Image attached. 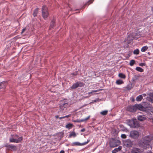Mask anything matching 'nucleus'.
Returning a JSON list of instances; mask_svg holds the SVG:
<instances>
[{"mask_svg":"<svg viewBox=\"0 0 153 153\" xmlns=\"http://www.w3.org/2000/svg\"><path fill=\"white\" fill-rule=\"evenodd\" d=\"M85 129L84 128H83L80 131L81 132H84L85 131Z\"/></svg>","mask_w":153,"mask_h":153,"instance_id":"42","label":"nucleus"},{"mask_svg":"<svg viewBox=\"0 0 153 153\" xmlns=\"http://www.w3.org/2000/svg\"><path fill=\"white\" fill-rule=\"evenodd\" d=\"M102 90V89H97L95 90H93L92 91L88 92V94H91L93 93L94 92H96L100 91Z\"/></svg>","mask_w":153,"mask_h":153,"instance_id":"32","label":"nucleus"},{"mask_svg":"<svg viewBox=\"0 0 153 153\" xmlns=\"http://www.w3.org/2000/svg\"><path fill=\"white\" fill-rule=\"evenodd\" d=\"M72 146H81V143H80L78 142H74L72 143Z\"/></svg>","mask_w":153,"mask_h":153,"instance_id":"24","label":"nucleus"},{"mask_svg":"<svg viewBox=\"0 0 153 153\" xmlns=\"http://www.w3.org/2000/svg\"><path fill=\"white\" fill-rule=\"evenodd\" d=\"M136 105V104H135L134 105H130L128 106L127 108L128 111L132 112H135L137 110Z\"/></svg>","mask_w":153,"mask_h":153,"instance_id":"13","label":"nucleus"},{"mask_svg":"<svg viewBox=\"0 0 153 153\" xmlns=\"http://www.w3.org/2000/svg\"><path fill=\"white\" fill-rule=\"evenodd\" d=\"M108 112L107 110H104L101 112L100 114L103 115H105L107 114Z\"/></svg>","mask_w":153,"mask_h":153,"instance_id":"30","label":"nucleus"},{"mask_svg":"<svg viewBox=\"0 0 153 153\" xmlns=\"http://www.w3.org/2000/svg\"><path fill=\"white\" fill-rule=\"evenodd\" d=\"M59 153H64V151L63 150H61Z\"/></svg>","mask_w":153,"mask_h":153,"instance_id":"45","label":"nucleus"},{"mask_svg":"<svg viewBox=\"0 0 153 153\" xmlns=\"http://www.w3.org/2000/svg\"><path fill=\"white\" fill-rule=\"evenodd\" d=\"M23 139L22 136L19 137L17 135H14V138H11L10 139L9 141L11 143H18L20 142Z\"/></svg>","mask_w":153,"mask_h":153,"instance_id":"6","label":"nucleus"},{"mask_svg":"<svg viewBox=\"0 0 153 153\" xmlns=\"http://www.w3.org/2000/svg\"><path fill=\"white\" fill-rule=\"evenodd\" d=\"M91 102H90L89 104H91Z\"/></svg>","mask_w":153,"mask_h":153,"instance_id":"52","label":"nucleus"},{"mask_svg":"<svg viewBox=\"0 0 153 153\" xmlns=\"http://www.w3.org/2000/svg\"><path fill=\"white\" fill-rule=\"evenodd\" d=\"M72 126L73 125L72 124L69 123L66 125L65 127L66 128L70 129L72 127Z\"/></svg>","mask_w":153,"mask_h":153,"instance_id":"26","label":"nucleus"},{"mask_svg":"<svg viewBox=\"0 0 153 153\" xmlns=\"http://www.w3.org/2000/svg\"><path fill=\"white\" fill-rule=\"evenodd\" d=\"M139 50L138 49H137L134 50L133 53L134 54L137 55L139 53Z\"/></svg>","mask_w":153,"mask_h":153,"instance_id":"31","label":"nucleus"},{"mask_svg":"<svg viewBox=\"0 0 153 153\" xmlns=\"http://www.w3.org/2000/svg\"><path fill=\"white\" fill-rule=\"evenodd\" d=\"M144 110L148 115L153 114V107L149 104H146Z\"/></svg>","mask_w":153,"mask_h":153,"instance_id":"4","label":"nucleus"},{"mask_svg":"<svg viewBox=\"0 0 153 153\" xmlns=\"http://www.w3.org/2000/svg\"><path fill=\"white\" fill-rule=\"evenodd\" d=\"M127 123L128 125L131 128H137L140 127V124L135 118L129 120Z\"/></svg>","mask_w":153,"mask_h":153,"instance_id":"2","label":"nucleus"},{"mask_svg":"<svg viewBox=\"0 0 153 153\" xmlns=\"http://www.w3.org/2000/svg\"><path fill=\"white\" fill-rule=\"evenodd\" d=\"M119 76L123 79H125L126 78V76L124 74H123L122 73H120L119 74Z\"/></svg>","mask_w":153,"mask_h":153,"instance_id":"29","label":"nucleus"},{"mask_svg":"<svg viewBox=\"0 0 153 153\" xmlns=\"http://www.w3.org/2000/svg\"><path fill=\"white\" fill-rule=\"evenodd\" d=\"M143 96L144 97H145L146 96V94H143Z\"/></svg>","mask_w":153,"mask_h":153,"instance_id":"49","label":"nucleus"},{"mask_svg":"<svg viewBox=\"0 0 153 153\" xmlns=\"http://www.w3.org/2000/svg\"><path fill=\"white\" fill-rule=\"evenodd\" d=\"M38 8H36L34 11L33 13V16L34 17L36 16H37V14L38 13Z\"/></svg>","mask_w":153,"mask_h":153,"instance_id":"23","label":"nucleus"},{"mask_svg":"<svg viewBox=\"0 0 153 153\" xmlns=\"http://www.w3.org/2000/svg\"><path fill=\"white\" fill-rule=\"evenodd\" d=\"M90 116H89L85 118V119H83L81 120L76 119L73 120V121L74 122L76 123H80L81 122L85 121L87 120H88L90 118Z\"/></svg>","mask_w":153,"mask_h":153,"instance_id":"17","label":"nucleus"},{"mask_svg":"<svg viewBox=\"0 0 153 153\" xmlns=\"http://www.w3.org/2000/svg\"><path fill=\"white\" fill-rule=\"evenodd\" d=\"M122 147L121 146H119L117 148H116L118 152L120 151Z\"/></svg>","mask_w":153,"mask_h":153,"instance_id":"38","label":"nucleus"},{"mask_svg":"<svg viewBox=\"0 0 153 153\" xmlns=\"http://www.w3.org/2000/svg\"><path fill=\"white\" fill-rule=\"evenodd\" d=\"M120 141L113 138H111L110 141L109 146L110 147L114 148L118 146L120 143Z\"/></svg>","mask_w":153,"mask_h":153,"instance_id":"5","label":"nucleus"},{"mask_svg":"<svg viewBox=\"0 0 153 153\" xmlns=\"http://www.w3.org/2000/svg\"><path fill=\"white\" fill-rule=\"evenodd\" d=\"M25 28H23L22 30V31L21 32V34H22L23 32L25 31Z\"/></svg>","mask_w":153,"mask_h":153,"instance_id":"41","label":"nucleus"},{"mask_svg":"<svg viewBox=\"0 0 153 153\" xmlns=\"http://www.w3.org/2000/svg\"><path fill=\"white\" fill-rule=\"evenodd\" d=\"M143 99L142 95H140L138 96L136 98V100L137 101H140Z\"/></svg>","mask_w":153,"mask_h":153,"instance_id":"22","label":"nucleus"},{"mask_svg":"<svg viewBox=\"0 0 153 153\" xmlns=\"http://www.w3.org/2000/svg\"><path fill=\"white\" fill-rule=\"evenodd\" d=\"M71 115V114H70L68 115H66L64 117H65H65H69Z\"/></svg>","mask_w":153,"mask_h":153,"instance_id":"40","label":"nucleus"},{"mask_svg":"<svg viewBox=\"0 0 153 153\" xmlns=\"http://www.w3.org/2000/svg\"><path fill=\"white\" fill-rule=\"evenodd\" d=\"M148 95L149 96L147 97V100L150 102L153 103V93H150Z\"/></svg>","mask_w":153,"mask_h":153,"instance_id":"16","label":"nucleus"},{"mask_svg":"<svg viewBox=\"0 0 153 153\" xmlns=\"http://www.w3.org/2000/svg\"><path fill=\"white\" fill-rule=\"evenodd\" d=\"M123 145L127 148H131L133 145V141L129 139L124 140L123 141Z\"/></svg>","mask_w":153,"mask_h":153,"instance_id":"8","label":"nucleus"},{"mask_svg":"<svg viewBox=\"0 0 153 153\" xmlns=\"http://www.w3.org/2000/svg\"><path fill=\"white\" fill-rule=\"evenodd\" d=\"M130 153H142V151L140 149L133 147L131 149Z\"/></svg>","mask_w":153,"mask_h":153,"instance_id":"11","label":"nucleus"},{"mask_svg":"<svg viewBox=\"0 0 153 153\" xmlns=\"http://www.w3.org/2000/svg\"><path fill=\"white\" fill-rule=\"evenodd\" d=\"M135 63V61L134 60H132L130 61L129 65L131 66H132Z\"/></svg>","mask_w":153,"mask_h":153,"instance_id":"33","label":"nucleus"},{"mask_svg":"<svg viewBox=\"0 0 153 153\" xmlns=\"http://www.w3.org/2000/svg\"><path fill=\"white\" fill-rule=\"evenodd\" d=\"M55 117L56 118H59V117L58 115L55 116Z\"/></svg>","mask_w":153,"mask_h":153,"instance_id":"46","label":"nucleus"},{"mask_svg":"<svg viewBox=\"0 0 153 153\" xmlns=\"http://www.w3.org/2000/svg\"><path fill=\"white\" fill-rule=\"evenodd\" d=\"M89 141H90L89 140H88L87 141L85 142L84 143H81V146L84 145H85L87 144L89 142Z\"/></svg>","mask_w":153,"mask_h":153,"instance_id":"34","label":"nucleus"},{"mask_svg":"<svg viewBox=\"0 0 153 153\" xmlns=\"http://www.w3.org/2000/svg\"><path fill=\"white\" fill-rule=\"evenodd\" d=\"M136 70L139 72H142L143 71V69L139 67H137L136 68Z\"/></svg>","mask_w":153,"mask_h":153,"instance_id":"25","label":"nucleus"},{"mask_svg":"<svg viewBox=\"0 0 153 153\" xmlns=\"http://www.w3.org/2000/svg\"><path fill=\"white\" fill-rule=\"evenodd\" d=\"M68 102L67 100L64 99L60 101L59 104V109L58 112H63V111L68 107Z\"/></svg>","mask_w":153,"mask_h":153,"instance_id":"3","label":"nucleus"},{"mask_svg":"<svg viewBox=\"0 0 153 153\" xmlns=\"http://www.w3.org/2000/svg\"><path fill=\"white\" fill-rule=\"evenodd\" d=\"M137 118L138 120L140 121H144L146 119V116L144 115H138Z\"/></svg>","mask_w":153,"mask_h":153,"instance_id":"15","label":"nucleus"},{"mask_svg":"<svg viewBox=\"0 0 153 153\" xmlns=\"http://www.w3.org/2000/svg\"><path fill=\"white\" fill-rule=\"evenodd\" d=\"M94 102H96V100H94Z\"/></svg>","mask_w":153,"mask_h":153,"instance_id":"51","label":"nucleus"},{"mask_svg":"<svg viewBox=\"0 0 153 153\" xmlns=\"http://www.w3.org/2000/svg\"><path fill=\"white\" fill-rule=\"evenodd\" d=\"M72 136H73L74 137L76 136V133L74 132H71L69 135V137H71Z\"/></svg>","mask_w":153,"mask_h":153,"instance_id":"28","label":"nucleus"},{"mask_svg":"<svg viewBox=\"0 0 153 153\" xmlns=\"http://www.w3.org/2000/svg\"><path fill=\"white\" fill-rule=\"evenodd\" d=\"M87 105V104H84V105H83L82 107H85Z\"/></svg>","mask_w":153,"mask_h":153,"instance_id":"47","label":"nucleus"},{"mask_svg":"<svg viewBox=\"0 0 153 153\" xmlns=\"http://www.w3.org/2000/svg\"><path fill=\"white\" fill-rule=\"evenodd\" d=\"M124 83L123 81L120 79H118L116 82V84L117 85H120L123 84Z\"/></svg>","mask_w":153,"mask_h":153,"instance_id":"21","label":"nucleus"},{"mask_svg":"<svg viewBox=\"0 0 153 153\" xmlns=\"http://www.w3.org/2000/svg\"><path fill=\"white\" fill-rule=\"evenodd\" d=\"M7 82L3 81L0 83V89L3 88H4L6 86Z\"/></svg>","mask_w":153,"mask_h":153,"instance_id":"18","label":"nucleus"},{"mask_svg":"<svg viewBox=\"0 0 153 153\" xmlns=\"http://www.w3.org/2000/svg\"><path fill=\"white\" fill-rule=\"evenodd\" d=\"M121 136L122 138L125 139L126 138V135L124 134H122Z\"/></svg>","mask_w":153,"mask_h":153,"instance_id":"36","label":"nucleus"},{"mask_svg":"<svg viewBox=\"0 0 153 153\" xmlns=\"http://www.w3.org/2000/svg\"><path fill=\"white\" fill-rule=\"evenodd\" d=\"M42 16L45 19H46L49 13L47 7L45 6H43L42 8Z\"/></svg>","mask_w":153,"mask_h":153,"instance_id":"7","label":"nucleus"},{"mask_svg":"<svg viewBox=\"0 0 153 153\" xmlns=\"http://www.w3.org/2000/svg\"><path fill=\"white\" fill-rule=\"evenodd\" d=\"M55 24V19L54 18H53V19L51 22L50 28L51 29L53 28Z\"/></svg>","mask_w":153,"mask_h":153,"instance_id":"19","label":"nucleus"},{"mask_svg":"<svg viewBox=\"0 0 153 153\" xmlns=\"http://www.w3.org/2000/svg\"><path fill=\"white\" fill-rule=\"evenodd\" d=\"M65 118V117L64 116H63V117H59V119H60V120H61V119H62V118Z\"/></svg>","mask_w":153,"mask_h":153,"instance_id":"43","label":"nucleus"},{"mask_svg":"<svg viewBox=\"0 0 153 153\" xmlns=\"http://www.w3.org/2000/svg\"><path fill=\"white\" fill-rule=\"evenodd\" d=\"M148 48V47L147 46H144L141 49V51L142 52H145Z\"/></svg>","mask_w":153,"mask_h":153,"instance_id":"27","label":"nucleus"},{"mask_svg":"<svg viewBox=\"0 0 153 153\" xmlns=\"http://www.w3.org/2000/svg\"><path fill=\"white\" fill-rule=\"evenodd\" d=\"M133 88L132 84L131 83H129L125 87L126 90H130Z\"/></svg>","mask_w":153,"mask_h":153,"instance_id":"20","label":"nucleus"},{"mask_svg":"<svg viewBox=\"0 0 153 153\" xmlns=\"http://www.w3.org/2000/svg\"><path fill=\"white\" fill-rule=\"evenodd\" d=\"M84 85V84L83 83L80 81H78L76 83H74L73 84L71 87V89H74L79 87H83Z\"/></svg>","mask_w":153,"mask_h":153,"instance_id":"9","label":"nucleus"},{"mask_svg":"<svg viewBox=\"0 0 153 153\" xmlns=\"http://www.w3.org/2000/svg\"><path fill=\"white\" fill-rule=\"evenodd\" d=\"M91 0H89V1H88V2L90 3H91L93 1V0H92V1L91 2H90V1Z\"/></svg>","mask_w":153,"mask_h":153,"instance_id":"48","label":"nucleus"},{"mask_svg":"<svg viewBox=\"0 0 153 153\" xmlns=\"http://www.w3.org/2000/svg\"><path fill=\"white\" fill-rule=\"evenodd\" d=\"M153 140V137L148 135L143 137L139 141L138 144L141 148L146 149L149 147L151 141Z\"/></svg>","mask_w":153,"mask_h":153,"instance_id":"1","label":"nucleus"},{"mask_svg":"<svg viewBox=\"0 0 153 153\" xmlns=\"http://www.w3.org/2000/svg\"><path fill=\"white\" fill-rule=\"evenodd\" d=\"M118 152L117 149L115 148L114 150H112V153H116L117 152Z\"/></svg>","mask_w":153,"mask_h":153,"instance_id":"37","label":"nucleus"},{"mask_svg":"<svg viewBox=\"0 0 153 153\" xmlns=\"http://www.w3.org/2000/svg\"><path fill=\"white\" fill-rule=\"evenodd\" d=\"M146 64L144 62H141L139 64V65L140 66H145V65Z\"/></svg>","mask_w":153,"mask_h":153,"instance_id":"39","label":"nucleus"},{"mask_svg":"<svg viewBox=\"0 0 153 153\" xmlns=\"http://www.w3.org/2000/svg\"><path fill=\"white\" fill-rule=\"evenodd\" d=\"M139 136V132L137 131H133L130 132L129 136L132 138H137Z\"/></svg>","mask_w":153,"mask_h":153,"instance_id":"10","label":"nucleus"},{"mask_svg":"<svg viewBox=\"0 0 153 153\" xmlns=\"http://www.w3.org/2000/svg\"><path fill=\"white\" fill-rule=\"evenodd\" d=\"M146 153H152L150 151H148L146 152Z\"/></svg>","mask_w":153,"mask_h":153,"instance_id":"44","label":"nucleus"},{"mask_svg":"<svg viewBox=\"0 0 153 153\" xmlns=\"http://www.w3.org/2000/svg\"><path fill=\"white\" fill-rule=\"evenodd\" d=\"M136 110L138 109L140 111H144V108L145 107V105H142L141 104H136Z\"/></svg>","mask_w":153,"mask_h":153,"instance_id":"14","label":"nucleus"},{"mask_svg":"<svg viewBox=\"0 0 153 153\" xmlns=\"http://www.w3.org/2000/svg\"><path fill=\"white\" fill-rule=\"evenodd\" d=\"M152 122H153V120H152Z\"/></svg>","mask_w":153,"mask_h":153,"instance_id":"50","label":"nucleus"},{"mask_svg":"<svg viewBox=\"0 0 153 153\" xmlns=\"http://www.w3.org/2000/svg\"><path fill=\"white\" fill-rule=\"evenodd\" d=\"M138 76L137 75H135L132 79L133 81H136L138 79Z\"/></svg>","mask_w":153,"mask_h":153,"instance_id":"35","label":"nucleus"},{"mask_svg":"<svg viewBox=\"0 0 153 153\" xmlns=\"http://www.w3.org/2000/svg\"><path fill=\"white\" fill-rule=\"evenodd\" d=\"M4 146L6 147L8 149H10L13 151H16L17 149V147L15 145L12 144L9 145L8 144H6L4 145Z\"/></svg>","mask_w":153,"mask_h":153,"instance_id":"12","label":"nucleus"}]
</instances>
